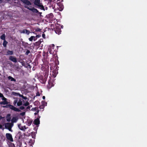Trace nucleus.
Returning <instances> with one entry per match:
<instances>
[{"mask_svg":"<svg viewBox=\"0 0 147 147\" xmlns=\"http://www.w3.org/2000/svg\"><path fill=\"white\" fill-rule=\"evenodd\" d=\"M3 108H9L10 109L13 110L15 111H17V112H20L21 111L18 108L15 107L9 104L8 105H7L5 106H4L3 107Z\"/></svg>","mask_w":147,"mask_h":147,"instance_id":"nucleus-1","label":"nucleus"},{"mask_svg":"<svg viewBox=\"0 0 147 147\" xmlns=\"http://www.w3.org/2000/svg\"><path fill=\"white\" fill-rule=\"evenodd\" d=\"M23 135L20 131H19L15 136V138L16 140H21L23 139Z\"/></svg>","mask_w":147,"mask_h":147,"instance_id":"nucleus-2","label":"nucleus"},{"mask_svg":"<svg viewBox=\"0 0 147 147\" xmlns=\"http://www.w3.org/2000/svg\"><path fill=\"white\" fill-rule=\"evenodd\" d=\"M47 78L45 77V76H44L41 75L39 77L38 79L40 82L43 84H45L47 81Z\"/></svg>","mask_w":147,"mask_h":147,"instance_id":"nucleus-3","label":"nucleus"},{"mask_svg":"<svg viewBox=\"0 0 147 147\" xmlns=\"http://www.w3.org/2000/svg\"><path fill=\"white\" fill-rule=\"evenodd\" d=\"M7 140L11 142L13 141L12 135L10 133H6L5 135Z\"/></svg>","mask_w":147,"mask_h":147,"instance_id":"nucleus-4","label":"nucleus"},{"mask_svg":"<svg viewBox=\"0 0 147 147\" xmlns=\"http://www.w3.org/2000/svg\"><path fill=\"white\" fill-rule=\"evenodd\" d=\"M25 7L28 9L29 10L31 11L33 13H38L39 14H41V13L39 12L38 11V10L34 7H32V8H30V7H28V6H25Z\"/></svg>","mask_w":147,"mask_h":147,"instance_id":"nucleus-5","label":"nucleus"},{"mask_svg":"<svg viewBox=\"0 0 147 147\" xmlns=\"http://www.w3.org/2000/svg\"><path fill=\"white\" fill-rule=\"evenodd\" d=\"M54 84L53 83V80L50 79L49 81L48 84L47 86V88L48 89H50L52 87L54 86Z\"/></svg>","mask_w":147,"mask_h":147,"instance_id":"nucleus-6","label":"nucleus"},{"mask_svg":"<svg viewBox=\"0 0 147 147\" xmlns=\"http://www.w3.org/2000/svg\"><path fill=\"white\" fill-rule=\"evenodd\" d=\"M55 33L57 34H61V31L60 26H56L55 28Z\"/></svg>","mask_w":147,"mask_h":147,"instance_id":"nucleus-7","label":"nucleus"},{"mask_svg":"<svg viewBox=\"0 0 147 147\" xmlns=\"http://www.w3.org/2000/svg\"><path fill=\"white\" fill-rule=\"evenodd\" d=\"M53 58H54L55 65L54 66V67H55L56 65H57L59 64V61L58 60L57 55V54H54L53 55Z\"/></svg>","mask_w":147,"mask_h":147,"instance_id":"nucleus-8","label":"nucleus"},{"mask_svg":"<svg viewBox=\"0 0 147 147\" xmlns=\"http://www.w3.org/2000/svg\"><path fill=\"white\" fill-rule=\"evenodd\" d=\"M49 66L47 67V68H45V69L44 70V73L45 77L48 78L49 75Z\"/></svg>","mask_w":147,"mask_h":147,"instance_id":"nucleus-9","label":"nucleus"},{"mask_svg":"<svg viewBox=\"0 0 147 147\" xmlns=\"http://www.w3.org/2000/svg\"><path fill=\"white\" fill-rule=\"evenodd\" d=\"M57 4L58 5L59 11H62L64 8V6L63 4L60 2L57 3Z\"/></svg>","mask_w":147,"mask_h":147,"instance_id":"nucleus-10","label":"nucleus"},{"mask_svg":"<svg viewBox=\"0 0 147 147\" xmlns=\"http://www.w3.org/2000/svg\"><path fill=\"white\" fill-rule=\"evenodd\" d=\"M9 59L14 63H16L17 62V58L13 56H10L9 57Z\"/></svg>","mask_w":147,"mask_h":147,"instance_id":"nucleus-11","label":"nucleus"},{"mask_svg":"<svg viewBox=\"0 0 147 147\" xmlns=\"http://www.w3.org/2000/svg\"><path fill=\"white\" fill-rule=\"evenodd\" d=\"M23 3L27 5H31L32 3L30 1L28 0H20Z\"/></svg>","mask_w":147,"mask_h":147,"instance_id":"nucleus-12","label":"nucleus"},{"mask_svg":"<svg viewBox=\"0 0 147 147\" xmlns=\"http://www.w3.org/2000/svg\"><path fill=\"white\" fill-rule=\"evenodd\" d=\"M13 125V124L12 123H7L5 124V128L7 129L11 127H12Z\"/></svg>","mask_w":147,"mask_h":147,"instance_id":"nucleus-13","label":"nucleus"},{"mask_svg":"<svg viewBox=\"0 0 147 147\" xmlns=\"http://www.w3.org/2000/svg\"><path fill=\"white\" fill-rule=\"evenodd\" d=\"M16 147H22V141L21 140H16Z\"/></svg>","mask_w":147,"mask_h":147,"instance_id":"nucleus-14","label":"nucleus"},{"mask_svg":"<svg viewBox=\"0 0 147 147\" xmlns=\"http://www.w3.org/2000/svg\"><path fill=\"white\" fill-rule=\"evenodd\" d=\"M24 102V100L20 99H19L18 101L17 105L18 106H20L22 105V102Z\"/></svg>","mask_w":147,"mask_h":147,"instance_id":"nucleus-15","label":"nucleus"},{"mask_svg":"<svg viewBox=\"0 0 147 147\" xmlns=\"http://www.w3.org/2000/svg\"><path fill=\"white\" fill-rule=\"evenodd\" d=\"M34 123L36 125H38L39 124H40L39 118H37V119H35L34 121Z\"/></svg>","mask_w":147,"mask_h":147,"instance_id":"nucleus-16","label":"nucleus"},{"mask_svg":"<svg viewBox=\"0 0 147 147\" xmlns=\"http://www.w3.org/2000/svg\"><path fill=\"white\" fill-rule=\"evenodd\" d=\"M18 119V118L17 117H13L11 120V123L16 122Z\"/></svg>","mask_w":147,"mask_h":147,"instance_id":"nucleus-17","label":"nucleus"},{"mask_svg":"<svg viewBox=\"0 0 147 147\" xmlns=\"http://www.w3.org/2000/svg\"><path fill=\"white\" fill-rule=\"evenodd\" d=\"M37 39V38L34 36H32L29 38V40L30 41H32L33 40L34 41H35Z\"/></svg>","mask_w":147,"mask_h":147,"instance_id":"nucleus-18","label":"nucleus"},{"mask_svg":"<svg viewBox=\"0 0 147 147\" xmlns=\"http://www.w3.org/2000/svg\"><path fill=\"white\" fill-rule=\"evenodd\" d=\"M10 114H8L7 115V116H6V120L8 122H9L11 121V118L10 117Z\"/></svg>","mask_w":147,"mask_h":147,"instance_id":"nucleus-19","label":"nucleus"},{"mask_svg":"<svg viewBox=\"0 0 147 147\" xmlns=\"http://www.w3.org/2000/svg\"><path fill=\"white\" fill-rule=\"evenodd\" d=\"M8 79L9 80H10L11 81H14L15 82L16 81V80L11 76H9L8 77Z\"/></svg>","mask_w":147,"mask_h":147,"instance_id":"nucleus-20","label":"nucleus"},{"mask_svg":"<svg viewBox=\"0 0 147 147\" xmlns=\"http://www.w3.org/2000/svg\"><path fill=\"white\" fill-rule=\"evenodd\" d=\"M32 122V119H28L27 120V125L28 126H30Z\"/></svg>","mask_w":147,"mask_h":147,"instance_id":"nucleus-21","label":"nucleus"},{"mask_svg":"<svg viewBox=\"0 0 147 147\" xmlns=\"http://www.w3.org/2000/svg\"><path fill=\"white\" fill-rule=\"evenodd\" d=\"M41 40H39L38 42H35L34 44V45L36 46H38L41 44Z\"/></svg>","mask_w":147,"mask_h":147,"instance_id":"nucleus-22","label":"nucleus"},{"mask_svg":"<svg viewBox=\"0 0 147 147\" xmlns=\"http://www.w3.org/2000/svg\"><path fill=\"white\" fill-rule=\"evenodd\" d=\"M18 127L19 129L21 130L24 131V128L23 126H22L21 124L18 125Z\"/></svg>","mask_w":147,"mask_h":147,"instance_id":"nucleus-23","label":"nucleus"},{"mask_svg":"<svg viewBox=\"0 0 147 147\" xmlns=\"http://www.w3.org/2000/svg\"><path fill=\"white\" fill-rule=\"evenodd\" d=\"M37 6L39 7V8L42 10H45V8L44 6L42 5L41 3H40L39 5Z\"/></svg>","mask_w":147,"mask_h":147,"instance_id":"nucleus-24","label":"nucleus"},{"mask_svg":"<svg viewBox=\"0 0 147 147\" xmlns=\"http://www.w3.org/2000/svg\"><path fill=\"white\" fill-rule=\"evenodd\" d=\"M7 55H12L13 54V52L12 51H10L8 50L7 51Z\"/></svg>","mask_w":147,"mask_h":147,"instance_id":"nucleus-25","label":"nucleus"},{"mask_svg":"<svg viewBox=\"0 0 147 147\" xmlns=\"http://www.w3.org/2000/svg\"><path fill=\"white\" fill-rule=\"evenodd\" d=\"M8 104V102L7 101H4L1 102H0V104H3L4 105H7Z\"/></svg>","mask_w":147,"mask_h":147,"instance_id":"nucleus-26","label":"nucleus"},{"mask_svg":"<svg viewBox=\"0 0 147 147\" xmlns=\"http://www.w3.org/2000/svg\"><path fill=\"white\" fill-rule=\"evenodd\" d=\"M48 18H52L53 17V15L52 13H50L49 14L47 15Z\"/></svg>","mask_w":147,"mask_h":147,"instance_id":"nucleus-27","label":"nucleus"},{"mask_svg":"<svg viewBox=\"0 0 147 147\" xmlns=\"http://www.w3.org/2000/svg\"><path fill=\"white\" fill-rule=\"evenodd\" d=\"M3 40H5V34L2 35L0 37Z\"/></svg>","mask_w":147,"mask_h":147,"instance_id":"nucleus-28","label":"nucleus"},{"mask_svg":"<svg viewBox=\"0 0 147 147\" xmlns=\"http://www.w3.org/2000/svg\"><path fill=\"white\" fill-rule=\"evenodd\" d=\"M29 103L28 101H26V102L25 103H24V104H23L22 105L24 106H25L26 107L28 106L29 105Z\"/></svg>","mask_w":147,"mask_h":147,"instance_id":"nucleus-29","label":"nucleus"},{"mask_svg":"<svg viewBox=\"0 0 147 147\" xmlns=\"http://www.w3.org/2000/svg\"><path fill=\"white\" fill-rule=\"evenodd\" d=\"M31 136L32 138H35L36 137L35 133L34 132H32L31 133Z\"/></svg>","mask_w":147,"mask_h":147,"instance_id":"nucleus-30","label":"nucleus"},{"mask_svg":"<svg viewBox=\"0 0 147 147\" xmlns=\"http://www.w3.org/2000/svg\"><path fill=\"white\" fill-rule=\"evenodd\" d=\"M7 43V42L5 40H3V45L4 47H6Z\"/></svg>","mask_w":147,"mask_h":147,"instance_id":"nucleus-31","label":"nucleus"},{"mask_svg":"<svg viewBox=\"0 0 147 147\" xmlns=\"http://www.w3.org/2000/svg\"><path fill=\"white\" fill-rule=\"evenodd\" d=\"M38 109V107H35L34 108H32L31 110L33 111H36Z\"/></svg>","mask_w":147,"mask_h":147,"instance_id":"nucleus-32","label":"nucleus"},{"mask_svg":"<svg viewBox=\"0 0 147 147\" xmlns=\"http://www.w3.org/2000/svg\"><path fill=\"white\" fill-rule=\"evenodd\" d=\"M51 3H50V6H49V7L50 8H52L53 9H54L55 8V5H53V3L52 4H51Z\"/></svg>","mask_w":147,"mask_h":147,"instance_id":"nucleus-33","label":"nucleus"},{"mask_svg":"<svg viewBox=\"0 0 147 147\" xmlns=\"http://www.w3.org/2000/svg\"><path fill=\"white\" fill-rule=\"evenodd\" d=\"M9 147H16L15 144L12 143L11 142L10 144L9 145Z\"/></svg>","mask_w":147,"mask_h":147,"instance_id":"nucleus-34","label":"nucleus"},{"mask_svg":"<svg viewBox=\"0 0 147 147\" xmlns=\"http://www.w3.org/2000/svg\"><path fill=\"white\" fill-rule=\"evenodd\" d=\"M44 107H45V106L44 105H40L39 107V108L40 109H43L44 108Z\"/></svg>","mask_w":147,"mask_h":147,"instance_id":"nucleus-35","label":"nucleus"},{"mask_svg":"<svg viewBox=\"0 0 147 147\" xmlns=\"http://www.w3.org/2000/svg\"><path fill=\"white\" fill-rule=\"evenodd\" d=\"M30 32L29 30H27V29H26L25 33L26 34H27L28 35L30 34Z\"/></svg>","mask_w":147,"mask_h":147,"instance_id":"nucleus-36","label":"nucleus"},{"mask_svg":"<svg viewBox=\"0 0 147 147\" xmlns=\"http://www.w3.org/2000/svg\"><path fill=\"white\" fill-rule=\"evenodd\" d=\"M18 101V100L17 99L16 100L14 101V102H13V105H14L16 106V103L17 104Z\"/></svg>","mask_w":147,"mask_h":147,"instance_id":"nucleus-37","label":"nucleus"},{"mask_svg":"<svg viewBox=\"0 0 147 147\" xmlns=\"http://www.w3.org/2000/svg\"><path fill=\"white\" fill-rule=\"evenodd\" d=\"M39 111H40V110L38 109L36 111V112H35V113H34V114L35 115H37L38 114V113L39 112Z\"/></svg>","mask_w":147,"mask_h":147,"instance_id":"nucleus-38","label":"nucleus"},{"mask_svg":"<svg viewBox=\"0 0 147 147\" xmlns=\"http://www.w3.org/2000/svg\"><path fill=\"white\" fill-rule=\"evenodd\" d=\"M41 30L39 28H37L36 30L35 31L36 32H40Z\"/></svg>","mask_w":147,"mask_h":147,"instance_id":"nucleus-39","label":"nucleus"},{"mask_svg":"<svg viewBox=\"0 0 147 147\" xmlns=\"http://www.w3.org/2000/svg\"><path fill=\"white\" fill-rule=\"evenodd\" d=\"M30 53V51L29 50H27L26 53H25V54L26 55H28V54Z\"/></svg>","mask_w":147,"mask_h":147,"instance_id":"nucleus-40","label":"nucleus"},{"mask_svg":"<svg viewBox=\"0 0 147 147\" xmlns=\"http://www.w3.org/2000/svg\"><path fill=\"white\" fill-rule=\"evenodd\" d=\"M25 114V112H23L20 113V115L22 116H24Z\"/></svg>","mask_w":147,"mask_h":147,"instance_id":"nucleus-41","label":"nucleus"},{"mask_svg":"<svg viewBox=\"0 0 147 147\" xmlns=\"http://www.w3.org/2000/svg\"><path fill=\"white\" fill-rule=\"evenodd\" d=\"M24 109V106H21L19 107V110H23Z\"/></svg>","mask_w":147,"mask_h":147,"instance_id":"nucleus-42","label":"nucleus"},{"mask_svg":"<svg viewBox=\"0 0 147 147\" xmlns=\"http://www.w3.org/2000/svg\"><path fill=\"white\" fill-rule=\"evenodd\" d=\"M41 103L42 105H44V106L45 104H47L46 102L44 101H42Z\"/></svg>","mask_w":147,"mask_h":147,"instance_id":"nucleus-43","label":"nucleus"},{"mask_svg":"<svg viewBox=\"0 0 147 147\" xmlns=\"http://www.w3.org/2000/svg\"><path fill=\"white\" fill-rule=\"evenodd\" d=\"M23 99H24V100H26L27 99V97L26 96H24L23 95L22 96V97Z\"/></svg>","mask_w":147,"mask_h":147,"instance_id":"nucleus-44","label":"nucleus"},{"mask_svg":"<svg viewBox=\"0 0 147 147\" xmlns=\"http://www.w3.org/2000/svg\"><path fill=\"white\" fill-rule=\"evenodd\" d=\"M23 99H24V100H26L27 99V97L26 96H24L23 95L22 96V97Z\"/></svg>","mask_w":147,"mask_h":147,"instance_id":"nucleus-45","label":"nucleus"},{"mask_svg":"<svg viewBox=\"0 0 147 147\" xmlns=\"http://www.w3.org/2000/svg\"><path fill=\"white\" fill-rule=\"evenodd\" d=\"M2 100L4 101H7V98L4 97H2Z\"/></svg>","mask_w":147,"mask_h":147,"instance_id":"nucleus-46","label":"nucleus"},{"mask_svg":"<svg viewBox=\"0 0 147 147\" xmlns=\"http://www.w3.org/2000/svg\"><path fill=\"white\" fill-rule=\"evenodd\" d=\"M12 127H10V128H9L7 129H8V130H9V131H11V132H12L13 130L11 129V128H12Z\"/></svg>","mask_w":147,"mask_h":147,"instance_id":"nucleus-47","label":"nucleus"},{"mask_svg":"<svg viewBox=\"0 0 147 147\" xmlns=\"http://www.w3.org/2000/svg\"><path fill=\"white\" fill-rule=\"evenodd\" d=\"M56 0H49L50 3L53 2L55 1Z\"/></svg>","mask_w":147,"mask_h":147,"instance_id":"nucleus-48","label":"nucleus"},{"mask_svg":"<svg viewBox=\"0 0 147 147\" xmlns=\"http://www.w3.org/2000/svg\"><path fill=\"white\" fill-rule=\"evenodd\" d=\"M3 96V94L0 93V97L2 98Z\"/></svg>","mask_w":147,"mask_h":147,"instance_id":"nucleus-49","label":"nucleus"},{"mask_svg":"<svg viewBox=\"0 0 147 147\" xmlns=\"http://www.w3.org/2000/svg\"><path fill=\"white\" fill-rule=\"evenodd\" d=\"M41 36V35H37L35 37H36V38H39Z\"/></svg>","mask_w":147,"mask_h":147,"instance_id":"nucleus-50","label":"nucleus"},{"mask_svg":"<svg viewBox=\"0 0 147 147\" xmlns=\"http://www.w3.org/2000/svg\"><path fill=\"white\" fill-rule=\"evenodd\" d=\"M42 36L44 38H45V35L44 34H43L42 35Z\"/></svg>","mask_w":147,"mask_h":147,"instance_id":"nucleus-51","label":"nucleus"},{"mask_svg":"<svg viewBox=\"0 0 147 147\" xmlns=\"http://www.w3.org/2000/svg\"><path fill=\"white\" fill-rule=\"evenodd\" d=\"M30 106H28V107H27L26 109L27 110H30Z\"/></svg>","mask_w":147,"mask_h":147,"instance_id":"nucleus-52","label":"nucleus"},{"mask_svg":"<svg viewBox=\"0 0 147 147\" xmlns=\"http://www.w3.org/2000/svg\"><path fill=\"white\" fill-rule=\"evenodd\" d=\"M25 30L26 29L23 30L22 32L23 33H25Z\"/></svg>","mask_w":147,"mask_h":147,"instance_id":"nucleus-53","label":"nucleus"},{"mask_svg":"<svg viewBox=\"0 0 147 147\" xmlns=\"http://www.w3.org/2000/svg\"><path fill=\"white\" fill-rule=\"evenodd\" d=\"M50 68L51 70H53L54 69V68L53 67H52V66H51Z\"/></svg>","mask_w":147,"mask_h":147,"instance_id":"nucleus-54","label":"nucleus"},{"mask_svg":"<svg viewBox=\"0 0 147 147\" xmlns=\"http://www.w3.org/2000/svg\"><path fill=\"white\" fill-rule=\"evenodd\" d=\"M19 94V96L20 97H22V96H23V95H22V94Z\"/></svg>","mask_w":147,"mask_h":147,"instance_id":"nucleus-55","label":"nucleus"},{"mask_svg":"<svg viewBox=\"0 0 147 147\" xmlns=\"http://www.w3.org/2000/svg\"><path fill=\"white\" fill-rule=\"evenodd\" d=\"M24 127V131L27 129L25 126H23Z\"/></svg>","mask_w":147,"mask_h":147,"instance_id":"nucleus-56","label":"nucleus"},{"mask_svg":"<svg viewBox=\"0 0 147 147\" xmlns=\"http://www.w3.org/2000/svg\"><path fill=\"white\" fill-rule=\"evenodd\" d=\"M4 117H2L1 116H0V120L3 118Z\"/></svg>","mask_w":147,"mask_h":147,"instance_id":"nucleus-57","label":"nucleus"},{"mask_svg":"<svg viewBox=\"0 0 147 147\" xmlns=\"http://www.w3.org/2000/svg\"><path fill=\"white\" fill-rule=\"evenodd\" d=\"M45 96H42V99H45Z\"/></svg>","mask_w":147,"mask_h":147,"instance_id":"nucleus-58","label":"nucleus"},{"mask_svg":"<svg viewBox=\"0 0 147 147\" xmlns=\"http://www.w3.org/2000/svg\"><path fill=\"white\" fill-rule=\"evenodd\" d=\"M2 125H1L0 124V129H1L2 128Z\"/></svg>","mask_w":147,"mask_h":147,"instance_id":"nucleus-59","label":"nucleus"},{"mask_svg":"<svg viewBox=\"0 0 147 147\" xmlns=\"http://www.w3.org/2000/svg\"><path fill=\"white\" fill-rule=\"evenodd\" d=\"M2 2V0H0V3H1Z\"/></svg>","mask_w":147,"mask_h":147,"instance_id":"nucleus-60","label":"nucleus"},{"mask_svg":"<svg viewBox=\"0 0 147 147\" xmlns=\"http://www.w3.org/2000/svg\"><path fill=\"white\" fill-rule=\"evenodd\" d=\"M32 141V140L31 139V140H30V141L29 142L30 143V142H31Z\"/></svg>","mask_w":147,"mask_h":147,"instance_id":"nucleus-61","label":"nucleus"},{"mask_svg":"<svg viewBox=\"0 0 147 147\" xmlns=\"http://www.w3.org/2000/svg\"><path fill=\"white\" fill-rule=\"evenodd\" d=\"M30 106V108L32 107V105H29L28 106Z\"/></svg>","mask_w":147,"mask_h":147,"instance_id":"nucleus-62","label":"nucleus"},{"mask_svg":"<svg viewBox=\"0 0 147 147\" xmlns=\"http://www.w3.org/2000/svg\"><path fill=\"white\" fill-rule=\"evenodd\" d=\"M29 7H30V8H32V7L31 6H30Z\"/></svg>","mask_w":147,"mask_h":147,"instance_id":"nucleus-63","label":"nucleus"},{"mask_svg":"<svg viewBox=\"0 0 147 147\" xmlns=\"http://www.w3.org/2000/svg\"><path fill=\"white\" fill-rule=\"evenodd\" d=\"M63 26H61V28H63Z\"/></svg>","mask_w":147,"mask_h":147,"instance_id":"nucleus-64","label":"nucleus"}]
</instances>
